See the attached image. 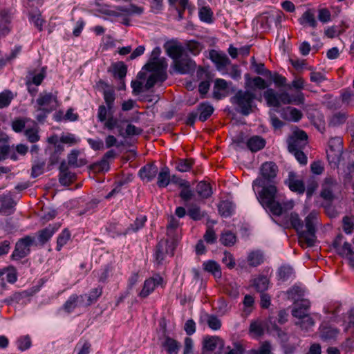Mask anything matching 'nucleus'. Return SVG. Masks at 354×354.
Instances as JSON below:
<instances>
[{"instance_id":"1","label":"nucleus","mask_w":354,"mask_h":354,"mask_svg":"<svg viewBox=\"0 0 354 354\" xmlns=\"http://www.w3.org/2000/svg\"><path fill=\"white\" fill-rule=\"evenodd\" d=\"M253 190L263 208L274 216L281 215L279 194L275 183L264 184L260 179H255L252 182Z\"/></svg>"},{"instance_id":"2","label":"nucleus","mask_w":354,"mask_h":354,"mask_svg":"<svg viewBox=\"0 0 354 354\" xmlns=\"http://www.w3.org/2000/svg\"><path fill=\"white\" fill-rule=\"evenodd\" d=\"M317 213L315 211L310 212L305 218L306 230H304V222L299 218L298 214L292 212L289 216L290 226L297 232L301 241H304L308 247L315 245L317 236L315 225L317 224Z\"/></svg>"},{"instance_id":"3","label":"nucleus","mask_w":354,"mask_h":354,"mask_svg":"<svg viewBox=\"0 0 354 354\" xmlns=\"http://www.w3.org/2000/svg\"><path fill=\"white\" fill-rule=\"evenodd\" d=\"M255 95L250 91L239 90L231 98V102L236 106V111L247 116L252 111Z\"/></svg>"},{"instance_id":"4","label":"nucleus","mask_w":354,"mask_h":354,"mask_svg":"<svg viewBox=\"0 0 354 354\" xmlns=\"http://www.w3.org/2000/svg\"><path fill=\"white\" fill-rule=\"evenodd\" d=\"M142 70L151 72L144 86L145 90L151 89L156 84L162 83L167 79L164 65L158 62H149L142 67Z\"/></svg>"},{"instance_id":"5","label":"nucleus","mask_w":354,"mask_h":354,"mask_svg":"<svg viewBox=\"0 0 354 354\" xmlns=\"http://www.w3.org/2000/svg\"><path fill=\"white\" fill-rule=\"evenodd\" d=\"M178 244V237L174 239H162L156 245L155 259L158 263H161L167 257H172Z\"/></svg>"},{"instance_id":"6","label":"nucleus","mask_w":354,"mask_h":354,"mask_svg":"<svg viewBox=\"0 0 354 354\" xmlns=\"http://www.w3.org/2000/svg\"><path fill=\"white\" fill-rule=\"evenodd\" d=\"M32 245H37L35 236L28 235L20 239L15 244V250L11 255L12 259L19 261L28 256L30 252Z\"/></svg>"},{"instance_id":"7","label":"nucleus","mask_w":354,"mask_h":354,"mask_svg":"<svg viewBox=\"0 0 354 354\" xmlns=\"http://www.w3.org/2000/svg\"><path fill=\"white\" fill-rule=\"evenodd\" d=\"M308 136L304 131H297L288 139L289 151L303 150L307 144Z\"/></svg>"},{"instance_id":"8","label":"nucleus","mask_w":354,"mask_h":354,"mask_svg":"<svg viewBox=\"0 0 354 354\" xmlns=\"http://www.w3.org/2000/svg\"><path fill=\"white\" fill-rule=\"evenodd\" d=\"M278 167L272 162H266L262 164L260 169V176L256 179H260L264 184L275 183L274 178L277 176Z\"/></svg>"},{"instance_id":"9","label":"nucleus","mask_w":354,"mask_h":354,"mask_svg":"<svg viewBox=\"0 0 354 354\" xmlns=\"http://www.w3.org/2000/svg\"><path fill=\"white\" fill-rule=\"evenodd\" d=\"M224 347L223 340L218 336H206L203 341V353L221 351Z\"/></svg>"},{"instance_id":"10","label":"nucleus","mask_w":354,"mask_h":354,"mask_svg":"<svg viewBox=\"0 0 354 354\" xmlns=\"http://www.w3.org/2000/svg\"><path fill=\"white\" fill-rule=\"evenodd\" d=\"M328 146L330 151L327 152V157L329 161H339L343 149L342 138L340 137L332 138L328 142Z\"/></svg>"},{"instance_id":"11","label":"nucleus","mask_w":354,"mask_h":354,"mask_svg":"<svg viewBox=\"0 0 354 354\" xmlns=\"http://www.w3.org/2000/svg\"><path fill=\"white\" fill-rule=\"evenodd\" d=\"M97 86L102 90L104 100L108 109L109 110V112H111L114 109L115 100V90L107 83L102 80L97 83Z\"/></svg>"},{"instance_id":"12","label":"nucleus","mask_w":354,"mask_h":354,"mask_svg":"<svg viewBox=\"0 0 354 354\" xmlns=\"http://www.w3.org/2000/svg\"><path fill=\"white\" fill-rule=\"evenodd\" d=\"M285 184L289 189L298 194H303L305 192L306 187L304 181L297 178L295 172L291 171L288 172V178L285 180Z\"/></svg>"},{"instance_id":"13","label":"nucleus","mask_w":354,"mask_h":354,"mask_svg":"<svg viewBox=\"0 0 354 354\" xmlns=\"http://www.w3.org/2000/svg\"><path fill=\"white\" fill-rule=\"evenodd\" d=\"M37 104L41 107H46L51 111L55 110L58 106L57 97L52 93H41L36 100Z\"/></svg>"},{"instance_id":"14","label":"nucleus","mask_w":354,"mask_h":354,"mask_svg":"<svg viewBox=\"0 0 354 354\" xmlns=\"http://www.w3.org/2000/svg\"><path fill=\"white\" fill-rule=\"evenodd\" d=\"M60 224L53 223L48 225L46 227L38 231L37 232V245H44L59 230Z\"/></svg>"},{"instance_id":"15","label":"nucleus","mask_w":354,"mask_h":354,"mask_svg":"<svg viewBox=\"0 0 354 354\" xmlns=\"http://www.w3.org/2000/svg\"><path fill=\"white\" fill-rule=\"evenodd\" d=\"M163 279L160 275H156L146 279L143 288L139 293V296L143 298L148 297L154 290L156 287L160 285Z\"/></svg>"},{"instance_id":"16","label":"nucleus","mask_w":354,"mask_h":354,"mask_svg":"<svg viewBox=\"0 0 354 354\" xmlns=\"http://www.w3.org/2000/svg\"><path fill=\"white\" fill-rule=\"evenodd\" d=\"M196 63L194 60L187 57H181L174 64V68L180 74L192 73L196 69Z\"/></svg>"},{"instance_id":"17","label":"nucleus","mask_w":354,"mask_h":354,"mask_svg":"<svg viewBox=\"0 0 354 354\" xmlns=\"http://www.w3.org/2000/svg\"><path fill=\"white\" fill-rule=\"evenodd\" d=\"M337 185L335 179L332 177L326 178L322 185V189L320 196L326 201H333L334 198L333 190Z\"/></svg>"},{"instance_id":"18","label":"nucleus","mask_w":354,"mask_h":354,"mask_svg":"<svg viewBox=\"0 0 354 354\" xmlns=\"http://www.w3.org/2000/svg\"><path fill=\"white\" fill-rule=\"evenodd\" d=\"M286 20L281 10H272L260 15L257 19L259 22H281Z\"/></svg>"},{"instance_id":"19","label":"nucleus","mask_w":354,"mask_h":354,"mask_svg":"<svg viewBox=\"0 0 354 354\" xmlns=\"http://www.w3.org/2000/svg\"><path fill=\"white\" fill-rule=\"evenodd\" d=\"M102 294V288L98 286L89 291L88 294L81 295L80 296V304L83 306H88L96 302L98 298Z\"/></svg>"},{"instance_id":"20","label":"nucleus","mask_w":354,"mask_h":354,"mask_svg":"<svg viewBox=\"0 0 354 354\" xmlns=\"http://www.w3.org/2000/svg\"><path fill=\"white\" fill-rule=\"evenodd\" d=\"M158 169L154 164H147L139 170V176L142 180L150 182L154 179Z\"/></svg>"},{"instance_id":"21","label":"nucleus","mask_w":354,"mask_h":354,"mask_svg":"<svg viewBox=\"0 0 354 354\" xmlns=\"http://www.w3.org/2000/svg\"><path fill=\"white\" fill-rule=\"evenodd\" d=\"M310 305V303L307 299H301L300 301L297 302L295 308L292 310V316L299 319V320L308 316Z\"/></svg>"},{"instance_id":"22","label":"nucleus","mask_w":354,"mask_h":354,"mask_svg":"<svg viewBox=\"0 0 354 354\" xmlns=\"http://www.w3.org/2000/svg\"><path fill=\"white\" fill-rule=\"evenodd\" d=\"M213 106L208 102H203L197 106L198 120L201 122L206 121L214 113Z\"/></svg>"},{"instance_id":"23","label":"nucleus","mask_w":354,"mask_h":354,"mask_svg":"<svg viewBox=\"0 0 354 354\" xmlns=\"http://www.w3.org/2000/svg\"><path fill=\"white\" fill-rule=\"evenodd\" d=\"M105 230L112 238H116L122 235L126 236L125 228H123L122 225L118 223L111 222L107 223L105 226Z\"/></svg>"},{"instance_id":"24","label":"nucleus","mask_w":354,"mask_h":354,"mask_svg":"<svg viewBox=\"0 0 354 354\" xmlns=\"http://www.w3.org/2000/svg\"><path fill=\"white\" fill-rule=\"evenodd\" d=\"M209 58L218 68H223L230 63V60L225 54L219 53L214 50L209 52Z\"/></svg>"},{"instance_id":"25","label":"nucleus","mask_w":354,"mask_h":354,"mask_svg":"<svg viewBox=\"0 0 354 354\" xmlns=\"http://www.w3.org/2000/svg\"><path fill=\"white\" fill-rule=\"evenodd\" d=\"M227 88V82L223 79H217L214 82V97L220 100L226 96V91Z\"/></svg>"},{"instance_id":"26","label":"nucleus","mask_w":354,"mask_h":354,"mask_svg":"<svg viewBox=\"0 0 354 354\" xmlns=\"http://www.w3.org/2000/svg\"><path fill=\"white\" fill-rule=\"evenodd\" d=\"M196 192L201 199L209 198L213 194L210 184L205 181H201L196 185Z\"/></svg>"},{"instance_id":"27","label":"nucleus","mask_w":354,"mask_h":354,"mask_svg":"<svg viewBox=\"0 0 354 354\" xmlns=\"http://www.w3.org/2000/svg\"><path fill=\"white\" fill-rule=\"evenodd\" d=\"M247 261L250 266L257 267L264 261V256L262 251L257 250L248 253Z\"/></svg>"},{"instance_id":"28","label":"nucleus","mask_w":354,"mask_h":354,"mask_svg":"<svg viewBox=\"0 0 354 354\" xmlns=\"http://www.w3.org/2000/svg\"><path fill=\"white\" fill-rule=\"evenodd\" d=\"M0 213L4 215H9L12 212L15 203L10 196H0Z\"/></svg>"},{"instance_id":"29","label":"nucleus","mask_w":354,"mask_h":354,"mask_svg":"<svg viewBox=\"0 0 354 354\" xmlns=\"http://www.w3.org/2000/svg\"><path fill=\"white\" fill-rule=\"evenodd\" d=\"M168 1L169 6L174 7L178 15V17L176 18V19H183L184 11L187 8H188L189 0H168Z\"/></svg>"},{"instance_id":"30","label":"nucleus","mask_w":354,"mask_h":354,"mask_svg":"<svg viewBox=\"0 0 354 354\" xmlns=\"http://www.w3.org/2000/svg\"><path fill=\"white\" fill-rule=\"evenodd\" d=\"M263 97L269 106L278 108L280 106L279 95L272 88H268L263 93Z\"/></svg>"},{"instance_id":"31","label":"nucleus","mask_w":354,"mask_h":354,"mask_svg":"<svg viewBox=\"0 0 354 354\" xmlns=\"http://www.w3.org/2000/svg\"><path fill=\"white\" fill-rule=\"evenodd\" d=\"M278 279L286 281L295 278V272L292 267L289 265H283L277 270Z\"/></svg>"},{"instance_id":"32","label":"nucleus","mask_w":354,"mask_h":354,"mask_svg":"<svg viewBox=\"0 0 354 354\" xmlns=\"http://www.w3.org/2000/svg\"><path fill=\"white\" fill-rule=\"evenodd\" d=\"M266 140L259 136H254L248 139L247 142L248 148L252 152H257L265 147Z\"/></svg>"},{"instance_id":"33","label":"nucleus","mask_w":354,"mask_h":354,"mask_svg":"<svg viewBox=\"0 0 354 354\" xmlns=\"http://www.w3.org/2000/svg\"><path fill=\"white\" fill-rule=\"evenodd\" d=\"M338 330L332 327H323L320 330L319 337L321 339L326 342L335 341L337 337Z\"/></svg>"},{"instance_id":"34","label":"nucleus","mask_w":354,"mask_h":354,"mask_svg":"<svg viewBox=\"0 0 354 354\" xmlns=\"http://www.w3.org/2000/svg\"><path fill=\"white\" fill-rule=\"evenodd\" d=\"M269 279L264 275H259L252 281V286L259 292H264L269 286Z\"/></svg>"},{"instance_id":"35","label":"nucleus","mask_w":354,"mask_h":354,"mask_svg":"<svg viewBox=\"0 0 354 354\" xmlns=\"http://www.w3.org/2000/svg\"><path fill=\"white\" fill-rule=\"evenodd\" d=\"M80 301V296L75 294L71 295L63 304L62 308L67 313H71L77 306H82Z\"/></svg>"},{"instance_id":"36","label":"nucleus","mask_w":354,"mask_h":354,"mask_svg":"<svg viewBox=\"0 0 354 354\" xmlns=\"http://www.w3.org/2000/svg\"><path fill=\"white\" fill-rule=\"evenodd\" d=\"M158 174L157 185L160 188L166 187L170 183V170L165 166L161 168Z\"/></svg>"},{"instance_id":"37","label":"nucleus","mask_w":354,"mask_h":354,"mask_svg":"<svg viewBox=\"0 0 354 354\" xmlns=\"http://www.w3.org/2000/svg\"><path fill=\"white\" fill-rule=\"evenodd\" d=\"M218 208L219 214L222 216L227 218L234 214L235 205L230 201H223L219 203Z\"/></svg>"},{"instance_id":"38","label":"nucleus","mask_w":354,"mask_h":354,"mask_svg":"<svg viewBox=\"0 0 354 354\" xmlns=\"http://www.w3.org/2000/svg\"><path fill=\"white\" fill-rule=\"evenodd\" d=\"M203 268L205 271L212 273L215 278L220 279L222 273L219 264L215 261L209 260L203 263Z\"/></svg>"},{"instance_id":"39","label":"nucleus","mask_w":354,"mask_h":354,"mask_svg":"<svg viewBox=\"0 0 354 354\" xmlns=\"http://www.w3.org/2000/svg\"><path fill=\"white\" fill-rule=\"evenodd\" d=\"M29 294L26 291L22 292H16L13 293L10 297L3 299L1 302L4 303L8 306H12L14 304H19L24 299H26L28 297Z\"/></svg>"},{"instance_id":"40","label":"nucleus","mask_w":354,"mask_h":354,"mask_svg":"<svg viewBox=\"0 0 354 354\" xmlns=\"http://www.w3.org/2000/svg\"><path fill=\"white\" fill-rule=\"evenodd\" d=\"M180 225V221L176 219L175 217L171 216L167 226V235L169 239H174L178 237V240L179 239V236L176 233V229Z\"/></svg>"},{"instance_id":"41","label":"nucleus","mask_w":354,"mask_h":354,"mask_svg":"<svg viewBox=\"0 0 354 354\" xmlns=\"http://www.w3.org/2000/svg\"><path fill=\"white\" fill-rule=\"evenodd\" d=\"M162 346L169 354L178 353L180 347V343L169 337L165 338Z\"/></svg>"},{"instance_id":"42","label":"nucleus","mask_w":354,"mask_h":354,"mask_svg":"<svg viewBox=\"0 0 354 354\" xmlns=\"http://www.w3.org/2000/svg\"><path fill=\"white\" fill-rule=\"evenodd\" d=\"M146 221L147 217L145 216L137 217L133 223H131L128 227L125 228V233L129 234L137 232L144 227Z\"/></svg>"},{"instance_id":"43","label":"nucleus","mask_w":354,"mask_h":354,"mask_svg":"<svg viewBox=\"0 0 354 354\" xmlns=\"http://www.w3.org/2000/svg\"><path fill=\"white\" fill-rule=\"evenodd\" d=\"M167 53L173 59L175 64L177 60L183 57V48L178 45H171L167 48Z\"/></svg>"},{"instance_id":"44","label":"nucleus","mask_w":354,"mask_h":354,"mask_svg":"<svg viewBox=\"0 0 354 354\" xmlns=\"http://www.w3.org/2000/svg\"><path fill=\"white\" fill-rule=\"evenodd\" d=\"M339 253L342 256H345L348 259L351 266L354 267V251L351 243L344 242Z\"/></svg>"},{"instance_id":"45","label":"nucleus","mask_w":354,"mask_h":354,"mask_svg":"<svg viewBox=\"0 0 354 354\" xmlns=\"http://www.w3.org/2000/svg\"><path fill=\"white\" fill-rule=\"evenodd\" d=\"M188 216L194 221H200L205 216V212L201 211L199 206L192 204L188 207Z\"/></svg>"},{"instance_id":"46","label":"nucleus","mask_w":354,"mask_h":354,"mask_svg":"<svg viewBox=\"0 0 354 354\" xmlns=\"http://www.w3.org/2000/svg\"><path fill=\"white\" fill-rule=\"evenodd\" d=\"M10 158L12 160H17L18 157L14 151L8 145H0V161Z\"/></svg>"},{"instance_id":"47","label":"nucleus","mask_w":354,"mask_h":354,"mask_svg":"<svg viewBox=\"0 0 354 354\" xmlns=\"http://www.w3.org/2000/svg\"><path fill=\"white\" fill-rule=\"evenodd\" d=\"M269 324L270 329L272 331H274L277 335V337L281 339V342L286 343L288 340V334L282 330L276 324L275 321H272V318L269 319Z\"/></svg>"},{"instance_id":"48","label":"nucleus","mask_w":354,"mask_h":354,"mask_svg":"<svg viewBox=\"0 0 354 354\" xmlns=\"http://www.w3.org/2000/svg\"><path fill=\"white\" fill-rule=\"evenodd\" d=\"M286 115L288 120L295 122L299 121L303 116V114L300 110L291 106L286 108Z\"/></svg>"},{"instance_id":"49","label":"nucleus","mask_w":354,"mask_h":354,"mask_svg":"<svg viewBox=\"0 0 354 354\" xmlns=\"http://www.w3.org/2000/svg\"><path fill=\"white\" fill-rule=\"evenodd\" d=\"M198 17L201 21L212 22L213 12L209 6H202L198 9Z\"/></svg>"},{"instance_id":"50","label":"nucleus","mask_w":354,"mask_h":354,"mask_svg":"<svg viewBox=\"0 0 354 354\" xmlns=\"http://www.w3.org/2000/svg\"><path fill=\"white\" fill-rule=\"evenodd\" d=\"M60 142L67 144L69 146L77 145L80 142L81 139L75 134L71 133H63L59 138Z\"/></svg>"},{"instance_id":"51","label":"nucleus","mask_w":354,"mask_h":354,"mask_svg":"<svg viewBox=\"0 0 354 354\" xmlns=\"http://www.w3.org/2000/svg\"><path fill=\"white\" fill-rule=\"evenodd\" d=\"M236 241L235 234L230 231L223 232L220 238L221 243L225 246L233 245Z\"/></svg>"},{"instance_id":"52","label":"nucleus","mask_w":354,"mask_h":354,"mask_svg":"<svg viewBox=\"0 0 354 354\" xmlns=\"http://www.w3.org/2000/svg\"><path fill=\"white\" fill-rule=\"evenodd\" d=\"M71 234L67 229H64L58 236L57 240L56 250L60 251L64 245L66 244L70 239Z\"/></svg>"},{"instance_id":"53","label":"nucleus","mask_w":354,"mask_h":354,"mask_svg":"<svg viewBox=\"0 0 354 354\" xmlns=\"http://www.w3.org/2000/svg\"><path fill=\"white\" fill-rule=\"evenodd\" d=\"M207 319L206 322L208 326L213 330H218L221 327V321L218 317L212 314L206 315Z\"/></svg>"},{"instance_id":"54","label":"nucleus","mask_w":354,"mask_h":354,"mask_svg":"<svg viewBox=\"0 0 354 354\" xmlns=\"http://www.w3.org/2000/svg\"><path fill=\"white\" fill-rule=\"evenodd\" d=\"M13 97L12 93L9 90L0 93V109L8 106Z\"/></svg>"},{"instance_id":"55","label":"nucleus","mask_w":354,"mask_h":354,"mask_svg":"<svg viewBox=\"0 0 354 354\" xmlns=\"http://www.w3.org/2000/svg\"><path fill=\"white\" fill-rule=\"evenodd\" d=\"M194 164V160L192 159H180L176 163V169L180 172L189 171Z\"/></svg>"},{"instance_id":"56","label":"nucleus","mask_w":354,"mask_h":354,"mask_svg":"<svg viewBox=\"0 0 354 354\" xmlns=\"http://www.w3.org/2000/svg\"><path fill=\"white\" fill-rule=\"evenodd\" d=\"M182 190L179 194L180 198L185 203L189 202L195 196V193L190 187V184L188 182V186L181 187Z\"/></svg>"},{"instance_id":"57","label":"nucleus","mask_w":354,"mask_h":354,"mask_svg":"<svg viewBox=\"0 0 354 354\" xmlns=\"http://www.w3.org/2000/svg\"><path fill=\"white\" fill-rule=\"evenodd\" d=\"M127 68L122 62L118 63L113 66V75L120 80H123L127 75Z\"/></svg>"},{"instance_id":"58","label":"nucleus","mask_w":354,"mask_h":354,"mask_svg":"<svg viewBox=\"0 0 354 354\" xmlns=\"http://www.w3.org/2000/svg\"><path fill=\"white\" fill-rule=\"evenodd\" d=\"M51 112L50 109L38 106L34 113V116L38 122L43 123L46 120L48 115Z\"/></svg>"},{"instance_id":"59","label":"nucleus","mask_w":354,"mask_h":354,"mask_svg":"<svg viewBox=\"0 0 354 354\" xmlns=\"http://www.w3.org/2000/svg\"><path fill=\"white\" fill-rule=\"evenodd\" d=\"M17 348L21 351H24L30 348L32 342L29 335L20 337L17 341Z\"/></svg>"},{"instance_id":"60","label":"nucleus","mask_w":354,"mask_h":354,"mask_svg":"<svg viewBox=\"0 0 354 354\" xmlns=\"http://www.w3.org/2000/svg\"><path fill=\"white\" fill-rule=\"evenodd\" d=\"M346 27H343L342 25H333L328 27L325 30V35L329 38H333L338 36L341 32H342Z\"/></svg>"},{"instance_id":"61","label":"nucleus","mask_w":354,"mask_h":354,"mask_svg":"<svg viewBox=\"0 0 354 354\" xmlns=\"http://www.w3.org/2000/svg\"><path fill=\"white\" fill-rule=\"evenodd\" d=\"M314 324L315 322L309 315L296 322V325L299 326L302 330H305L310 329Z\"/></svg>"},{"instance_id":"62","label":"nucleus","mask_w":354,"mask_h":354,"mask_svg":"<svg viewBox=\"0 0 354 354\" xmlns=\"http://www.w3.org/2000/svg\"><path fill=\"white\" fill-rule=\"evenodd\" d=\"M346 115L344 113H336L330 119L329 124L333 127L339 126L345 122Z\"/></svg>"},{"instance_id":"63","label":"nucleus","mask_w":354,"mask_h":354,"mask_svg":"<svg viewBox=\"0 0 354 354\" xmlns=\"http://www.w3.org/2000/svg\"><path fill=\"white\" fill-rule=\"evenodd\" d=\"M113 113V109L111 112H109L107 106L105 105H100L97 110V118L99 122H104Z\"/></svg>"},{"instance_id":"64","label":"nucleus","mask_w":354,"mask_h":354,"mask_svg":"<svg viewBox=\"0 0 354 354\" xmlns=\"http://www.w3.org/2000/svg\"><path fill=\"white\" fill-rule=\"evenodd\" d=\"M271 345L269 342H264L258 349H252L248 354H270Z\"/></svg>"}]
</instances>
